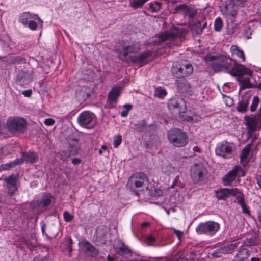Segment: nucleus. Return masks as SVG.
<instances>
[{
    "mask_svg": "<svg viewBox=\"0 0 261 261\" xmlns=\"http://www.w3.org/2000/svg\"><path fill=\"white\" fill-rule=\"evenodd\" d=\"M149 183L146 175L143 172H140L134 174L129 177L127 186L130 187L132 190L141 188L140 190L144 191L145 190H148Z\"/></svg>",
    "mask_w": 261,
    "mask_h": 261,
    "instance_id": "f257e3e1",
    "label": "nucleus"
},
{
    "mask_svg": "<svg viewBox=\"0 0 261 261\" xmlns=\"http://www.w3.org/2000/svg\"><path fill=\"white\" fill-rule=\"evenodd\" d=\"M167 136L169 142L175 147H184L188 142V137L186 133L178 128L168 130Z\"/></svg>",
    "mask_w": 261,
    "mask_h": 261,
    "instance_id": "f03ea898",
    "label": "nucleus"
},
{
    "mask_svg": "<svg viewBox=\"0 0 261 261\" xmlns=\"http://www.w3.org/2000/svg\"><path fill=\"white\" fill-rule=\"evenodd\" d=\"M207 173L206 168L202 163H195L191 168V177L195 183H202Z\"/></svg>",
    "mask_w": 261,
    "mask_h": 261,
    "instance_id": "7ed1b4c3",
    "label": "nucleus"
},
{
    "mask_svg": "<svg viewBox=\"0 0 261 261\" xmlns=\"http://www.w3.org/2000/svg\"><path fill=\"white\" fill-rule=\"evenodd\" d=\"M27 121L23 118H9L7 122V128L12 133H23L26 130Z\"/></svg>",
    "mask_w": 261,
    "mask_h": 261,
    "instance_id": "20e7f679",
    "label": "nucleus"
},
{
    "mask_svg": "<svg viewBox=\"0 0 261 261\" xmlns=\"http://www.w3.org/2000/svg\"><path fill=\"white\" fill-rule=\"evenodd\" d=\"M52 196L49 194L44 195L40 199H35L30 203V206L33 210H35L38 213H41L47 209L50 204Z\"/></svg>",
    "mask_w": 261,
    "mask_h": 261,
    "instance_id": "39448f33",
    "label": "nucleus"
},
{
    "mask_svg": "<svg viewBox=\"0 0 261 261\" xmlns=\"http://www.w3.org/2000/svg\"><path fill=\"white\" fill-rule=\"evenodd\" d=\"M168 107L173 113L178 114L180 117L182 116L181 114L185 113L187 110L186 102L180 98H170L168 102Z\"/></svg>",
    "mask_w": 261,
    "mask_h": 261,
    "instance_id": "423d86ee",
    "label": "nucleus"
},
{
    "mask_svg": "<svg viewBox=\"0 0 261 261\" xmlns=\"http://www.w3.org/2000/svg\"><path fill=\"white\" fill-rule=\"evenodd\" d=\"M220 229V224L214 221H207L201 223L196 228V232L200 234L210 236L214 235Z\"/></svg>",
    "mask_w": 261,
    "mask_h": 261,
    "instance_id": "0eeeda50",
    "label": "nucleus"
},
{
    "mask_svg": "<svg viewBox=\"0 0 261 261\" xmlns=\"http://www.w3.org/2000/svg\"><path fill=\"white\" fill-rule=\"evenodd\" d=\"M244 118L248 132H255L257 128L261 126V106L257 114L251 116L246 115Z\"/></svg>",
    "mask_w": 261,
    "mask_h": 261,
    "instance_id": "6e6552de",
    "label": "nucleus"
},
{
    "mask_svg": "<svg viewBox=\"0 0 261 261\" xmlns=\"http://www.w3.org/2000/svg\"><path fill=\"white\" fill-rule=\"evenodd\" d=\"M95 115L89 111H84L81 113L78 118L77 122L79 125L88 129L93 128L96 123Z\"/></svg>",
    "mask_w": 261,
    "mask_h": 261,
    "instance_id": "1a4fd4ad",
    "label": "nucleus"
},
{
    "mask_svg": "<svg viewBox=\"0 0 261 261\" xmlns=\"http://www.w3.org/2000/svg\"><path fill=\"white\" fill-rule=\"evenodd\" d=\"M221 11L227 19H233L237 14L238 6L233 0H227L220 6Z\"/></svg>",
    "mask_w": 261,
    "mask_h": 261,
    "instance_id": "9d476101",
    "label": "nucleus"
},
{
    "mask_svg": "<svg viewBox=\"0 0 261 261\" xmlns=\"http://www.w3.org/2000/svg\"><path fill=\"white\" fill-rule=\"evenodd\" d=\"M173 74L177 77H186L190 75L193 72V66L189 63H183L172 68Z\"/></svg>",
    "mask_w": 261,
    "mask_h": 261,
    "instance_id": "9b49d317",
    "label": "nucleus"
},
{
    "mask_svg": "<svg viewBox=\"0 0 261 261\" xmlns=\"http://www.w3.org/2000/svg\"><path fill=\"white\" fill-rule=\"evenodd\" d=\"M233 143L225 141L220 143L216 148L215 152L217 155L225 159L230 158L232 156Z\"/></svg>",
    "mask_w": 261,
    "mask_h": 261,
    "instance_id": "f8f14e48",
    "label": "nucleus"
},
{
    "mask_svg": "<svg viewBox=\"0 0 261 261\" xmlns=\"http://www.w3.org/2000/svg\"><path fill=\"white\" fill-rule=\"evenodd\" d=\"M140 50L141 47L138 42H134L130 45L124 46L122 50L119 53V58L121 60L127 62L130 54H136Z\"/></svg>",
    "mask_w": 261,
    "mask_h": 261,
    "instance_id": "ddd939ff",
    "label": "nucleus"
},
{
    "mask_svg": "<svg viewBox=\"0 0 261 261\" xmlns=\"http://www.w3.org/2000/svg\"><path fill=\"white\" fill-rule=\"evenodd\" d=\"M206 62H211L210 68L215 72L222 71V62L224 61V56L207 55L204 57Z\"/></svg>",
    "mask_w": 261,
    "mask_h": 261,
    "instance_id": "4468645a",
    "label": "nucleus"
},
{
    "mask_svg": "<svg viewBox=\"0 0 261 261\" xmlns=\"http://www.w3.org/2000/svg\"><path fill=\"white\" fill-rule=\"evenodd\" d=\"M152 56V51L148 50L141 53L138 55L129 56V60L133 63L139 64L143 66L148 62V59Z\"/></svg>",
    "mask_w": 261,
    "mask_h": 261,
    "instance_id": "2eb2a0df",
    "label": "nucleus"
},
{
    "mask_svg": "<svg viewBox=\"0 0 261 261\" xmlns=\"http://www.w3.org/2000/svg\"><path fill=\"white\" fill-rule=\"evenodd\" d=\"M252 72L244 65L234 62V65L230 72V74L233 77H242L245 75H251Z\"/></svg>",
    "mask_w": 261,
    "mask_h": 261,
    "instance_id": "dca6fc26",
    "label": "nucleus"
},
{
    "mask_svg": "<svg viewBox=\"0 0 261 261\" xmlns=\"http://www.w3.org/2000/svg\"><path fill=\"white\" fill-rule=\"evenodd\" d=\"M116 253L124 257L129 258L133 255L132 250L123 242L119 241L114 246Z\"/></svg>",
    "mask_w": 261,
    "mask_h": 261,
    "instance_id": "f3484780",
    "label": "nucleus"
},
{
    "mask_svg": "<svg viewBox=\"0 0 261 261\" xmlns=\"http://www.w3.org/2000/svg\"><path fill=\"white\" fill-rule=\"evenodd\" d=\"M175 84L179 93L186 96L191 95L192 88L190 83L186 80L184 79L177 80Z\"/></svg>",
    "mask_w": 261,
    "mask_h": 261,
    "instance_id": "a211bd4d",
    "label": "nucleus"
},
{
    "mask_svg": "<svg viewBox=\"0 0 261 261\" xmlns=\"http://www.w3.org/2000/svg\"><path fill=\"white\" fill-rule=\"evenodd\" d=\"M242 172V176H244L245 174L243 169L239 166H236L232 170L230 171L225 176L223 177V180L225 186H228L234 180L236 177L239 171Z\"/></svg>",
    "mask_w": 261,
    "mask_h": 261,
    "instance_id": "6ab92c4d",
    "label": "nucleus"
},
{
    "mask_svg": "<svg viewBox=\"0 0 261 261\" xmlns=\"http://www.w3.org/2000/svg\"><path fill=\"white\" fill-rule=\"evenodd\" d=\"M240 193V191L237 188L228 189L225 188L216 193V196L219 200H226L230 195H236Z\"/></svg>",
    "mask_w": 261,
    "mask_h": 261,
    "instance_id": "aec40b11",
    "label": "nucleus"
},
{
    "mask_svg": "<svg viewBox=\"0 0 261 261\" xmlns=\"http://www.w3.org/2000/svg\"><path fill=\"white\" fill-rule=\"evenodd\" d=\"M39 156L37 153L35 152L29 151L23 152L21 153V158L17 159L21 162V164L24 162L29 163H35L38 161Z\"/></svg>",
    "mask_w": 261,
    "mask_h": 261,
    "instance_id": "412c9836",
    "label": "nucleus"
},
{
    "mask_svg": "<svg viewBox=\"0 0 261 261\" xmlns=\"http://www.w3.org/2000/svg\"><path fill=\"white\" fill-rule=\"evenodd\" d=\"M31 80V75L24 70L19 71L16 77V83L20 86L29 84Z\"/></svg>",
    "mask_w": 261,
    "mask_h": 261,
    "instance_id": "4be33fe9",
    "label": "nucleus"
},
{
    "mask_svg": "<svg viewBox=\"0 0 261 261\" xmlns=\"http://www.w3.org/2000/svg\"><path fill=\"white\" fill-rule=\"evenodd\" d=\"M250 96H243L239 101L237 107V110L242 113H246L248 110Z\"/></svg>",
    "mask_w": 261,
    "mask_h": 261,
    "instance_id": "5701e85b",
    "label": "nucleus"
},
{
    "mask_svg": "<svg viewBox=\"0 0 261 261\" xmlns=\"http://www.w3.org/2000/svg\"><path fill=\"white\" fill-rule=\"evenodd\" d=\"M179 36V33L176 30V32H170L165 31L164 32L160 33L158 35L159 41L161 42L168 40H172Z\"/></svg>",
    "mask_w": 261,
    "mask_h": 261,
    "instance_id": "b1692460",
    "label": "nucleus"
},
{
    "mask_svg": "<svg viewBox=\"0 0 261 261\" xmlns=\"http://www.w3.org/2000/svg\"><path fill=\"white\" fill-rule=\"evenodd\" d=\"M30 18H33V19H38V25H39L40 27H42V24H43V21L40 19L38 17V15L36 14H33V15L31 14L29 12H25L23 13L21 17H20V22L23 24L24 25H26L28 24L29 20L28 19Z\"/></svg>",
    "mask_w": 261,
    "mask_h": 261,
    "instance_id": "393cba45",
    "label": "nucleus"
},
{
    "mask_svg": "<svg viewBox=\"0 0 261 261\" xmlns=\"http://www.w3.org/2000/svg\"><path fill=\"white\" fill-rule=\"evenodd\" d=\"M69 147L68 150L72 155H76L80 149V146L78 143V139L73 138L68 140Z\"/></svg>",
    "mask_w": 261,
    "mask_h": 261,
    "instance_id": "a878e982",
    "label": "nucleus"
},
{
    "mask_svg": "<svg viewBox=\"0 0 261 261\" xmlns=\"http://www.w3.org/2000/svg\"><path fill=\"white\" fill-rule=\"evenodd\" d=\"M224 61L222 62V71H225L230 74L234 65V62H236V61L225 56H224Z\"/></svg>",
    "mask_w": 261,
    "mask_h": 261,
    "instance_id": "bb28decb",
    "label": "nucleus"
},
{
    "mask_svg": "<svg viewBox=\"0 0 261 261\" xmlns=\"http://www.w3.org/2000/svg\"><path fill=\"white\" fill-rule=\"evenodd\" d=\"M83 247L86 252L92 257H95L98 254V250L89 242L85 241L83 242Z\"/></svg>",
    "mask_w": 261,
    "mask_h": 261,
    "instance_id": "cd10ccee",
    "label": "nucleus"
},
{
    "mask_svg": "<svg viewBox=\"0 0 261 261\" xmlns=\"http://www.w3.org/2000/svg\"><path fill=\"white\" fill-rule=\"evenodd\" d=\"M250 252L247 249L242 248L236 254L233 261H245L250 255Z\"/></svg>",
    "mask_w": 261,
    "mask_h": 261,
    "instance_id": "c85d7f7f",
    "label": "nucleus"
},
{
    "mask_svg": "<svg viewBox=\"0 0 261 261\" xmlns=\"http://www.w3.org/2000/svg\"><path fill=\"white\" fill-rule=\"evenodd\" d=\"M250 147L251 145L248 144L242 149L240 160L241 163L244 167H245L248 163L247 158L250 153Z\"/></svg>",
    "mask_w": 261,
    "mask_h": 261,
    "instance_id": "c756f323",
    "label": "nucleus"
},
{
    "mask_svg": "<svg viewBox=\"0 0 261 261\" xmlns=\"http://www.w3.org/2000/svg\"><path fill=\"white\" fill-rule=\"evenodd\" d=\"M230 50L232 56H235L238 58L239 62H242L245 61L244 51L242 50L239 49L237 46L232 45Z\"/></svg>",
    "mask_w": 261,
    "mask_h": 261,
    "instance_id": "7c9ffc66",
    "label": "nucleus"
},
{
    "mask_svg": "<svg viewBox=\"0 0 261 261\" xmlns=\"http://www.w3.org/2000/svg\"><path fill=\"white\" fill-rule=\"evenodd\" d=\"M238 243H231L224 246L218 249V252L223 254L230 253L238 246Z\"/></svg>",
    "mask_w": 261,
    "mask_h": 261,
    "instance_id": "2f4dec72",
    "label": "nucleus"
},
{
    "mask_svg": "<svg viewBox=\"0 0 261 261\" xmlns=\"http://www.w3.org/2000/svg\"><path fill=\"white\" fill-rule=\"evenodd\" d=\"M21 164V162L18 160H15L9 163L4 164L0 165V171L8 170L14 168L15 166Z\"/></svg>",
    "mask_w": 261,
    "mask_h": 261,
    "instance_id": "473e14b6",
    "label": "nucleus"
},
{
    "mask_svg": "<svg viewBox=\"0 0 261 261\" xmlns=\"http://www.w3.org/2000/svg\"><path fill=\"white\" fill-rule=\"evenodd\" d=\"M120 89L118 88H114L109 92L108 95L109 100L112 102H116L117 99L119 96Z\"/></svg>",
    "mask_w": 261,
    "mask_h": 261,
    "instance_id": "72a5a7b5",
    "label": "nucleus"
},
{
    "mask_svg": "<svg viewBox=\"0 0 261 261\" xmlns=\"http://www.w3.org/2000/svg\"><path fill=\"white\" fill-rule=\"evenodd\" d=\"M72 239L70 237H67L65 239L64 242L62 243L61 245V246L64 251H68L69 253H70L72 251Z\"/></svg>",
    "mask_w": 261,
    "mask_h": 261,
    "instance_id": "f704fd0d",
    "label": "nucleus"
},
{
    "mask_svg": "<svg viewBox=\"0 0 261 261\" xmlns=\"http://www.w3.org/2000/svg\"><path fill=\"white\" fill-rule=\"evenodd\" d=\"M191 30L193 34H200L202 32V28L200 21L194 22L191 25Z\"/></svg>",
    "mask_w": 261,
    "mask_h": 261,
    "instance_id": "c9c22d12",
    "label": "nucleus"
},
{
    "mask_svg": "<svg viewBox=\"0 0 261 261\" xmlns=\"http://www.w3.org/2000/svg\"><path fill=\"white\" fill-rule=\"evenodd\" d=\"M239 82L240 85V88L242 89L252 88L253 87L254 85L251 83L250 79L248 77L239 80Z\"/></svg>",
    "mask_w": 261,
    "mask_h": 261,
    "instance_id": "e433bc0d",
    "label": "nucleus"
},
{
    "mask_svg": "<svg viewBox=\"0 0 261 261\" xmlns=\"http://www.w3.org/2000/svg\"><path fill=\"white\" fill-rule=\"evenodd\" d=\"M258 242V237L256 236H252L250 238L245 240V244L248 246H252L257 245Z\"/></svg>",
    "mask_w": 261,
    "mask_h": 261,
    "instance_id": "4c0bfd02",
    "label": "nucleus"
},
{
    "mask_svg": "<svg viewBox=\"0 0 261 261\" xmlns=\"http://www.w3.org/2000/svg\"><path fill=\"white\" fill-rule=\"evenodd\" d=\"M189 8V6H188L186 4H181L175 7L176 12L181 13L185 16L187 15L188 11Z\"/></svg>",
    "mask_w": 261,
    "mask_h": 261,
    "instance_id": "58836bf2",
    "label": "nucleus"
},
{
    "mask_svg": "<svg viewBox=\"0 0 261 261\" xmlns=\"http://www.w3.org/2000/svg\"><path fill=\"white\" fill-rule=\"evenodd\" d=\"M147 127V123L144 120L139 121L138 123L134 124V128L138 132H142Z\"/></svg>",
    "mask_w": 261,
    "mask_h": 261,
    "instance_id": "ea45409f",
    "label": "nucleus"
},
{
    "mask_svg": "<svg viewBox=\"0 0 261 261\" xmlns=\"http://www.w3.org/2000/svg\"><path fill=\"white\" fill-rule=\"evenodd\" d=\"M148 0H132L130 2V6L134 9L142 7Z\"/></svg>",
    "mask_w": 261,
    "mask_h": 261,
    "instance_id": "a19ab883",
    "label": "nucleus"
},
{
    "mask_svg": "<svg viewBox=\"0 0 261 261\" xmlns=\"http://www.w3.org/2000/svg\"><path fill=\"white\" fill-rule=\"evenodd\" d=\"M4 180L7 183L8 185H10L13 188H14L15 190H16L17 180L16 178L13 176V175H10L8 177H6L4 179Z\"/></svg>",
    "mask_w": 261,
    "mask_h": 261,
    "instance_id": "79ce46f5",
    "label": "nucleus"
},
{
    "mask_svg": "<svg viewBox=\"0 0 261 261\" xmlns=\"http://www.w3.org/2000/svg\"><path fill=\"white\" fill-rule=\"evenodd\" d=\"M161 3L159 2H152L149 4V9L153 12H158L161 8Z\"/></svg>",
    "mask_w": 261,
    "mask_h": 261,
    "instance_id": "37998d69",
    "label": "nucleus"
},
{
    "mask_svg": "<svg viewBox=\"0 0 261 261\" xmlns=\"http://www.w3.org/2000/svg\"><path fill=\"white\" fill-rule=\"evenodd\" d=\"M227 32L229 34L234 33L237 28L236 23L233 21V19H227Z\"/></svg>",
    "mask_w": 261,
    "mask_h": 261,
    "instance_id": "c03bdc74",
    "label": "nucleus"
},
{
    "mask_svg": "<svg viewBox=\"0 0 261 261\" xmlns=\"http://www.w3.org/2000/svg\"><path fill=\"white\" fill-rule=\"evenodd\" d=\"M166 94L167 92L166 90L159 87L155 90L154 96L160 98H163Z\"/></svg>",
    "mask_w": 261,
    "mask_h": 261,
    "instance_id": "a18cd8bd",
    "label": "nucleus"
},
{
    "mask_svg": "<svg viewBox=\"0 0 261 261\" xmlns=\"http://www.w3.org/2000/svg\"><path fill=\"white\" fill-rule=\"evenodd\" d=\"M259 102V98L257 96H254L253 98L252 103L250 107L251 112H253L256 111Z\"/></svg>",
    "mask_w": 261,
    "mask_h": 261,
    "instance_id": "49530a36",
    "label": "nucleus"
},
{
    "mask_svg": "<svg viewBox=\"0 0 261 261\" xmlns=\"http://www.w3.org/2000/svg\"><path fill=\"white\" fill-rule=\"evenodd\" d=\"M59 158L63 161L67 160L72 155L69 150L62 151L59 153Z\"/></svg>",
    "mask_w": 261,
    "mask_h": 261,
    "instance_id": "de8ad7c7",
    "label": "nucleus"
},
{
    "mask_svg": "<svg viewBox=\"0 0 261 261\" xmlns=\"http://www.w3.org/2000/svg\"><path fill=\"white\" fill-rule=\"evenodd\" d=\"M162 190L158 188L153 187L150 190L151 195L154 197H160L162 195Z\"/></svg>",
    "mask_w": 261,
    "mask_h": 261,
    "instance_id": "09e8293b",
    "label": "nucleus"
},
{
    "mask_svg": "<svg viewBox=\"0 0 261 261\" xmlns=\"http://www.w3.org/2000/svg\"><path fill=\"white\" fill-rule=\"evenodd\" d=\"M223 26V22L221 18L218 17L216 19L214 24V29L216 31H220Z\"/></svg>",
    "mask_w": 261,
    "mask_h": 261,
    "instance_id": "8fccbe9b",
    "label": "nucleus"
},
{
    "mask_svg": "<svg viewBox=\"0 0 261 261\" xmlns=\"http://www.w3.org/2000/svg\"><path fill=\"white\" fill-rule=\"evenodd\" d=\"M197 14V9L193 7H189L187 15H188L190 19L193 18L195 16V15H196Z\"/></svg>",
    "mask_w": 261,
    "mask_h": 261,
    "instance_id": "3c124183",
    "label": "nucleus"
},
{
    "mask_svg": "<svg viewBox=\"0 0 261 261\" xmlns=\"http://www.w3.org/2000/svg\"><path fill=\"white\" fill-rule=\"evenodd\" d=\"M25 59L20 56L12 57V64L25 63Z\"/></svg>",
    "mask_w": 261,
    "mask_h": 261,
    "instance_id": "603ef678",
    "label": "nucleus"
},
{
    "mask_svg": "<svg viewBox=\"0 0 261 261\" xmlns=\"http://www.w3.org/2000/svg\"><path fill=\"white\" fill-rule=\"evenodd\" d=\"M63 217L65 221L67 222L71 221L74 219V217L67 211L64 212Z\"/></svg>",
    "mask_w": 261,
    "mask_h": 261,
    "instance_id": "864d4df0",
    "label": "nucleus"
},
{
    "mask_svg": "<svg viewBox=\"0 0 261 261\" xmlns=\"http://www.w3.org/2000/svg\"><path fill=\"white\" fill-rule=\"evenodd\" d=\"M122 142V137L121 135L116 136L114 140L113 144L115 148H117Z\"/></svg>",
    "mask_w": 261,
    "mask_h": 261,
    "instance_id": "5fc2aeb1",
    "label": "nucleus"
},
{
    "mask_svg": "<svg viewBox=\"0 0 261 261\" xmlns=\"http://www.w3.org/2000/svg\"><path fill=\"white\" fill-rule=\"evenodd\" d=\"M236 196V199L237 201V202L241 205L245 203L244 198L241 195V193L240 192V193L237 194L236 195H234Z\"/></svg>",
    "mask_w": 261,
    "mask_h": 261,
    "instance_id": "6e6d98bb",
    "label": "nucleus"
},
{
    "mask_svg": "<svg viewBox=\"0 0 261 261\" xmlns=\"http://www.w3.org/2000/svg\"><path fill=\"white\" fill-rule=\"evenodd\" d=\"M0 60L4 63L12 64V57H0Z\"/></svg>",
    "mask_w": 261,
    "mask_h": 261,
    "instance_id": "4d7b16f0",
    "label": "nucleus"
},
{
    "mask_svg": "<svg viewBox=\"0 0 261 261\" xmlns=\"http://www.w3.org/2000/svg\"><path fill=\"white\" fill-rule=\"evenodd\" d=\"M38 24L34 21L30 20L28 22V27L32 30H35L37 29Z\"/></svg>",
    "mask_w": 261,
    "mask_h": 261,
    "instance_id": "13d9d810",
    "label": "nucleus"
},
{
    "mask_svg": "<svg viewBox=\"0 0 261 261\" xmlns=\"http://www.w3.org/2000/svg\"><path fill=\"white\" fill-rule=\"evenodd\" d=\"M155 240V238L152 236H148L145 239V242L149 245H151L152 243Z\"/></svg>",
    "mask_w": 261,
    "mask_h": 261,
    "instance_id": "bf43d9fd",
    "label": "nucleus"
},
{
    "mask_svg": "<svg viewBox=\"0 0 261 261\" xmlns=\"http://www.w3.org/2000/svg\"><path fill=\"white\" fill-rule=\"evenodd\" d=\"M241 206L242 208V212L243 213L247 215H250L249 210H248V208L247 207L246 203H244L242 205H241Z\"/></svg>",
    "mask_w": 261,
    "mask_h": 261,
    "instance_id": "052dcab7",
    "label": "nucleus"
},
{
    "mask_svg": "<svg viewBox=\"0 0 261 261\" xmlns=\"http://www.w3.org/2000/svg\"><path fill=\"white\" fill-rule=\"evenodd\" d=\"M55 123V121L51 118H48L44 120V124L47 126H51Z\"/></svg>",
    "mask_w": 261,
    "mask_h": 261,
    "instance_id": "680f3d73",
    "label": "nucleus"
},
{
    "mask_svg": "<svg viewBox=\"0 0 261 261\" xmlns=\"http://www.w3.org/2000/svg\"><path fill=\"white\" fill-rule=\"evenodd\" d=\"M173 231L174 234H175L177 236V237L178 238V239L180 240V238L183 236V232L182 231H181L176 230L175 228L173 229Z\"/></svg>",
    "mask_w": 261,
    "mask_h": 261,
    "instance_id": "e2e57ef3",
    "label": "nucleus"
},
{
    "mask_svg": "<svg viewBox=\"0 0 261 261\" xmlns=\"http://www.w3.org/2000/svg\"><path fill=\"white\" fill-rule=\"evenodd\" d=\"M32 93V90L31 89L24 90L22 92V94L23 95H24L25 97H31Z\"/></svg>",
    "mask_w": 261,
    "mask_h": 261,
    "instance_id": "0e129e2a",
    "label": "nucleus"
},
{
    "mask_svg": "<svg viewBox=\"0 0 261 261\" xmlns=\"http://www.w3.org/2000/svg\"><path fill=\"white\" fill-rule=\"evenodd\" d=\"M32 261H48V259L45 257L36 256L33 258Z\"/></svg>",
    "mask_w": 261,
    "mask_h": 261,
    "instance_id": "69168bd1",
    "label": "nucleus"
},
{
    "mask_svg": "<svg viewBox=\"0 0 261 261\" xmlns=\"http://www.w3.org/2000/svg\"><path fill=\"white\" fill-rule=\"evenodd\" d=\"M250 31L251 30L249 28L246 29L245 31H244V35L248 39L251 37L250 35H251V33L250 32Z\"/></svg>",
    "mask_w": 261,
    "mask_h": 261,
    "instance_id": "338daca9",
    "label": "nucleus"
},
{
    "mask_svg": "<svg viewBox=\"0 0 261 261\" xmlns=\"http://www.w3.org/2000/svg\"><path fill=\"white\" fill-rule=\"evenodd\" d=\"M255 179L257 185L261 189V175L258 174L256 175L255 176Z\"/></svg>",
    "mask_w": 261,
    "mask_h": 261,
    "instance_id": "774afa93",
    "label": "nucleus"
}]
</instances>
